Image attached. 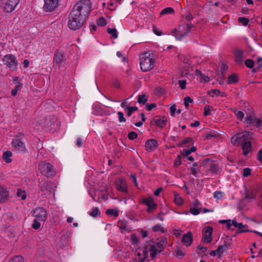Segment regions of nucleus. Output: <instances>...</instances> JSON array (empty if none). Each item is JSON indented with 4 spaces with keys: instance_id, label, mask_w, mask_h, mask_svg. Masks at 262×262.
I'll return each instance as SVG.
<instances>
[{
    "instance_id": "473e14b6",
    "label": "nucleus",
    "mask_w": 262,
    "mask_h": 262,
    "mask_svg": "<svg viewBox=\"0 0 262 262\" xmlns=\"http://www.w3.org/2000/svg\"><path fill=\"white\" fill-rule=\"evenodd\" d=\"M174 203L178 206H181L183 204L182 198L177 193L174 194Z\"/></svg>"
},
{
    "instance_id": "e433bc0d",
    "label": "nucleus",
    "mask_w": 262,
    "mask_h": 262,
    "mask_svg": "<svg viewBox=\"0 0 262 262\" xmlns=\"http://www.w3.org/2000/svg\"><path fill=\"white\" fill-rule=\"evenodd\" d=\"M201 212V208L200 207H191L190 209V212L194 215H196L199 214Z\"/></svg>"
},
{
    "instance_id": "aec40b11",
    "label": "nucleus",
    "mask_w": 262,
    "mask_h": 262,
    "mask_svg": "<svg viewBox=\"0 0 262 262\" xmlns=\"http://www.w3.org/2000/svg\"><path fill=\"white\" fill-rule=\"evenodd\" d=\"M232 224L238 229L239 232H245L248 231V227L241 223H237L235 220H233Z\"/></svg>"
},
{
    "instance_id": "6ab92c4d",
    "label": "nucleus",
    "mask_w": 262,
    "mask_h": 262,
    "mask_svg": "<svg viewBox=\"0 0 262 262\" xmlns=\"http://www.w3.org/2000/svg\"><path fill=\"white\" fill-rule=\"evenodd\" d=\"M158 146L156 140L150 139L147 140L145 143V148L148 151H152L155 150Z\"/></svg>"
},
{
    "instance_id": "79ce46f5",
    "label": "nucleus",
    "mask_w": 262,
    "mask_h": 262,
    "mask_svg": "<svg viewBox=\"0 0 262 262\" xmlns=\"http://www.w3.org/2000/svg\"><path fill=\"white\" fill-rule=\"evenodd\" d=\"M256 195L255 192L253 190H250L246 192V198L248 199H252L255 198Z\"/></svg>"
},
{
    "instance_id": "4be33fe9",
    "label": "nucleus",
    "mask_w": 262,
    "mask_h": 262,
    "mask_svg": "<svg viewBox=\"0 0 262 262\" xmlns=\"http://www.w3.org/2000/svg\"><path fill=\"white\" fill-rule=\"evenodd\" d=\"M195 75L199 77V80L201 82H207L210 81V78L208 76L203 74L199 70H195Z\"/></svg>"
},
{
    "instance_id": "39448f33",
    "label": "nucleus",
    "mask_w": 262,
    "mask_h": 262,
    "mask_svg": "<svg viewBox=\"0 0 262 262\" xmlns=\"http://www.w3.org/2000/svg\"><path fill=\"white\" fill-rule=\"evenodd\" d=\"M192 27L193 26L190 23L182 24L179 26L178 29L173 31L171 33L177 39L181 40L188 34Z\"/></svg>"
},
{
    "instance_id": "2f4dec72",
    "label": "nucleus",
    "mask_w": 262,
    "mask_h": 262,
    "mask_svg": "<svg viewBox=\"0 0 262 262\" xmlns=\"http://www.w3.org/2000/svg\"><path fill=\"white\" fill-rule=\"evenodd\" d=\"M235 60L236 62L241 63L243 60L242 52L241 51H237L235 52Z\"/></svg>"
},
{
    "instance_id": "c03bdc74",
    "label": "nucleus",
    "mask_w": 262,
    "mask_h": 262,
    "mask_svg": "<svg viewBox=\"0 0 262 262\" xmlns=\"http://www.w3.org/2000/svg\"><path fill=\"white\" fill-rule=\"evenodd\" d=\"M107 32L109 34L112 35V36L115 38H117L118 37V34H117V30L116 29L108 28Z\"/></svg>"
},
{
    "instance_id": "c756f323",
    "label": "nucleus",
    "mask_w": 262,
    "mask_h": 262,
    "mask_svg": "<svg viewBox=\"0 0 262 262\" xmlns=\"http://www.w3.org/2000/svg\"><path fill=\"white\" fill-rule=\"evenodd\" d=\"M25 260L23 256L20 255H16L9 260V262H24Z\"/></svg>"
},
{
    "instance_id": "5701e85b",
    "label": "nucleus",
    "mask_w": 262,
    "mask_h": 262,
    "mask_svg": "<svg viewBox=\"0 0 262 262\" xmlns=\"http://www.w3.org/2000/svg\"><path fill=\"white\" fill-rule=\"evenodd\" d=\"M155 123L156 125L161 127L163 128L164 127L167 123V119L166 118L163 117L159 119H157L155 120Z\"/></svg>"
},
{
    "instance_id": "c85d7f7f",
    "label": "nucleus",
    "mask_w": 262,
    "mask_h": 262,
    "mask_svg": "<svg viewBox=\"0 0 262 262\" xmlns=\"http://www.w3.org/2000/svg\"><path fill=\"white\" fill-rule=\"evenodd\" d=\"M23 86V83H17V84H16L14 89H13L11 91V94L12 96H15L17 95V92L21 90Z\"/></svg>"
},
{
    "instance_id": "393cba45",
    "label": "nucleus",
    "mask_w": 262,
    "mask_h": 262,
    "mask_svg": "<svg viewBox=\"0 0 262 262\" xmlns=\"http://www.w3.org/2000/svg\"><path fill=\"white\" fill-rule=\"evenodd\" d=\"M230 110L234 114L237 119L240 120H242L244 119L245 115L243 112L238 111L235 108H231Z\"/></svg>"
},
{
    "instance_id": "a19ab883",
    "label": "nucleus",
    "mask_w": 262,
    "mask_h": 262,
    "mask_svg": "<svg viewBox=\"0 0 262 262\" xmlns=\"http://www.w3.org/2000/svg\"><path fill=\"white\" fill-rule=\"evenodd\" d=\"M106 24V20L103 17H100L97 21V24L99 26H104Z\"/></svg>"
},
{
    "instance_id": "13d9d810",
    "label": "nucleus",
    "mask_w": 262,
    "mask_h": 262,
    "mask_svg": "<svg viewBox=\"0 0 262 262\" xmlns=\"http://www.w3.org/2000/svg\"><path fill=\"white\" fill-rule=\"evenodd\" d=\"M137 136V134L134 132H130L128 135V137L130 140H134L136 139Z\"/></svg>"
},
{
    "instance_id": "69168bd1",
    "label": "nucleus",
    "mask_w": 262,
    "mask_h": 262,
    "mask_svg": "<svg viewBox=\"0 0 262 262\" xmlns=\"http://www.w3.org/2000/svg\"><path fill=\"white\" fill-rule=\"evenodd\" d=\"M40 121L41 122H38V120H36V126H40V127H43L45 126V125L43 124L44 123V121H45V119L44 118H42L41 119H40Z\"/></svg>"
},
{
    "instance_id": "58836bf2",
    "label": "nucleus",
    "mask_w": 262,
    "mask_h": 262,
    "mask_svg": "<svg viewBox=\"0 0 262 262\" xmlns=\"http://www.w3.org/2000/svg\"><path fill=\"white\" fill-rule=\"evenodd\" d=\"M226 250V246H221L218 247V248L216 249V252L217 255H219L220 256H222L225 251Z\"/></svg>"
},
{
    "instance_id": "49530a36",
    "label": "nucleus",
    "mask_w": 262,
    "mask_h": 262,
    "mask_svg": "<svg viewBox=\"0 0 262 262\" xmlns=\"http://www.w3.org/2000/svg\"><path fill=\"white\" fill-rule=\"evenodd\" d=\"M17 194L18 196L21 197V200H24L26 199V193L25 191L18 189Z\"/></svg>"
},
{
    "instance_id": "0e129e2a",
    "label": "nucleus",
    "mask_w": 262,
    "mask_h": 262,
    "mask_svg": "<svg viewBox=\"0 0 262 262\" xmlns=\"http://www.w3.org/2000/svg\"><path fill=\"white\" fill-rule=\"evenodd\" d=\"M170 110L171 116H173L174 115L176 110H177L176 105H173L171 106V107L170 108Z\"/></svg>"
},
{
    "instance_id": "4468645a",
    "label": "nucleus",
    "mask_w": 262,
    "mask_h": 262,
    "mask_svg": "<svg viewBox=\"0 0 262 262\" xmlns=\"http://www.w3.org/2000/svg\"><path fill=\"white\" fill-rule=\"evenodd\" d=\"M115 185L119 191L124 193L127 192V185L125 180L123 178H119L117 179L115 182Z\"/></svg>"
},
{
    "instance_id": "6e6552de",
    "label": "nucleus",
    "mask_w": 262,
    "mask_h": 262,
    "mask_svg": "<svg viewBox=\"0 0 262 262\" xmlns=\"http://www.w3.org/2000/svg\"><path fill=\"white\" fill-rule=\"evenodd\" d=\"M19 0H1V7L7 13L12 12L17 6Z\"/></svg>"
},
{
    "instance_id": "603ef678",
    "label": "nucleus",
    "mask_w": 262,
    "mask_h": 262,
    "mask_svg": "<svg viewBox=\"0 0 262 262\" xmlns=\"http://www.w3.org/2000/svg\"><path fill=\"white\" fill-rule=\"evenodd\" d=\"M179 85L182 90H184L186 88V80H180L178 81Z\"/></svg>"
},
{
    "instance_id": "7c9ffc66",
    "label": "nucleus",
    "mask_w": 262,
    "mask_h": 262,
    "mask_svg": "<svg viewBox=\"0 0 262 262\" xmlns=\"http://www.w3.org/2000/svg\"><path fill=\"white\" fill-rule=\"evenodd\" d=\"M183 63L184 64L183 68L186 71H189V69L192 67V63L191 61H189L188 58H184Z\"/></svg>"
},
{
    "instance_id": "de8ad7c7",
    "label": "nucleus",
    "mask_w": 262,
    "mask_h": 262,
    "mask_svg": "<svg viewBox=\"0 0 262 262\" xmlns=\"http://www.w3.org/2000/svg\"><path fill=\"white\" fill-rule=\"evenodd\" d=\"M251 169L249 168H245L243 170L242 174L244 177H247L251 174Z\"/></svg>"
},
{
    "instance_id": "dca6fc26",
    "label": "nucleus",
    "mask_w": 262,
    "mask_h": 262,
    "mask_svg": "<svg viewBox=\"0 0 262 262\" xmlns=\"http://www.w3.org/2000/svg\"><path fill=\"white\" fill-rule=\"evenodd\" d=\"M143 202L148 206V212H152L157 207V204L151 197L144 199Z\"/></svg>"
},
{
    "instance_id": "338daca9",
    "label": "nucleus",
    "mask_w": 262,
    "mask_h": 262,
    "mask_svg": "<svg viewBox=\"0 0 262 262\" xmlns=\"http://www.w3.org/2000/svg\"><path fill=\"white\" fill-rule=\"evenodd\" d=\"M156 107V105L154 104H147L146 105V108L148 111H151L153 108Z\"/></svg>"
},
{
    "instance_id": "a878e982",
    "label": "nucleus",
    "mask_w": 262,
    "mask_h": 262,
    "mask_svg": "<svg viewBox=\"0 0 262 262\" xmlns=\"http://www.w3.org/2000/svg\"><path fill=\"white\" fill-rule=\"evenodd\" d=\"M12 154L10 151H6L3 153V159L6 163H9L12 161Z\"/></svg>"
},
{
    "instance_id": "8fccbe9b",
    "label": "nucleus",
    "mask_w": 262,
    "mask_h": 262,
    "mask_svg": "<svg viewBox=\"0 0 262 262\" xmlns=\"http://www.w3.org/2000/svg\"><path fill=\"white\" fill-rule=\"evenodd\" d=\"M254 62L251 59H248L245 61V65L249 68H252L254 66Z\"/></svg>"
},
{
    "instance_id": "3c124183",
    "label": "nucleus",
    "mask_w": 262,
    "mask_h": 262,
    "mask_svg": "<svg viewBox=\"0 0 262 262\" xmlns=\"http://www.w3.org/2000/svg\"><path fill=\"white\" fill-rule=\"evenodd\" d=\"M193 101L192 99L190 97H186L184 98V104L186 107H188L190 103Z\"/></svg>"
},
{
    "instance_id": "f03ea898",
    "label": "nucleus",
    "mask_w": 262,
    "mask_h": 262,
    "mask_svg": "<svg viewBox=\"0 0 262 262\" xmlns=\"http://www.w3.org/2000/svg\"><path fill=\"white\" fill-rule=\"evenodd\" d=\"M92 10L90 0H80L74 6L72 11L86 19Z\"/></svg>"
},
{
    "instance_id": "f704fd0d",
    "label": "nucleus",
    "mask_w": 262,
    "mask_h": 262,
    "mask_svg": "<svg viewBox=\"0 0 262 262\" xmlns=\"http://www.w3.org/2000/svg\"><path fill=\"white\" fill-rule=\"evenodd\" d=\"M90 215L93 217H97L100 214L99 209L98 207L93 208L89 213Z\"/></svg>"
},
{
    "instance_id": "0eeeda50",
    "label": "nucleus",
    "mask_w": 262,
    "mask_h": 262,
    "mask_svg": "<svg viewBox=\"0 0 262 262\" xmlns=\"http://www.w3.org/2000/svg\"><path fill=\"white\" fill-rule=\"evenodd\" d=\"M38 169L41 174L47 177H52L55 173L53 166L46 161H41L39 163Z\"/></svg>"
},
{
    "instance_id": "4c0bfd02",
    "label": "nucleus",
    "mask_w": 262,
    "mask_h": 262,
    "mask_svg": "<svg viewBox=\"0 0 262 262\" xmlns=\"http://www.w3.org/2000/svg\"><path fill=\"white\" fill-rule=\"evenodd\" d=\"M40 222V221H39V220L34 219L33 223L32 225V228L35 230L39 229L41 226V224Z\"/></svg>"
},
{
    "instance_id": "bf43d9fd",
    "label": "nucleus",
    "mask_w": 262,
    "mask_h": 262,
    "mask_svg": "<svg viewBox=\"0 0 262 262\" xmlns=\"http://www.w3.org/2000/svg\"><path fill=\"white\" fill-rule=\"evenodd\" d=\"M254 119L252 116H247L246 117V121L248 124H253L254 123Z\"/></svg>"
},
{
    "instance_id": "ddd939ff",
    "label": "nucleus",
    "mask_w": 262,
    "mask_h": 262,
    "mask_svg": "<svg viewBox=\"0 0 262 262\" xmlns=\"http://www.w3.org/2000/svg\"><path fill=\"white\" fill-rule=\"evenodd\" d=\"M11 144L12 147L18 152L24 154L27 150L25 144L19 139L14 138Z\"/></svg>"
},
{
    "instance_id": "864d4df0",
    "label": "nucleus",
    "mask_w": 262,
    "mask_h": 262,
    "mask_svg": "<svg viewBox=\"0 0 262 262\" xmlns=\"http://www.w3.org/2000/svg\"><path fill=\"white\" fill-rule=\"evenodd\" d=\"M211 107L209 105H206L204 107V115L206 116L211 115Z\"/></svg>"
},
{
    "instance_id": "f257e3e1",
    "label": "nucleus",
    "mask_w": 262,
    "mask_h": 262,
    "mask_svg": "<svg viewBox=\"0 0 262 262\" xmlns=\"http://www.w3.org/2000/svg\"><path fill=\"white\" fill-rule=\"evenodd\" d=\"M252 134L248 132H243L233 136L231 142L234 145H242V149L244 155H247L251 150V143L249 141L252 138Z\"/></svg>"
},
{
    "instance_id": "72a5a7b5",
    "label": "nucleus",
    "mask_w": 262,
    "mask_h": 262,
    "mask_svg": "<svg viewBox=\"0 0 262 262\" xmlns=\"http://www.w3.org/2000/svg\"><path fill=\"white\" fill-rule=\"evenodd\" d=\"M198 165V163L195 162L193 164L192 167L191 168V172L192 174L195 176L197 177L198 174L199 172V170H198L197 166Z\"/></svg>"
},
{
    "instance_id": "7ed1b4c3",
    "label": "nucleus",
    "mask_w": 262,
    "mask_h": 262,
    "mask_svg": "<svg viewBox=\"0 0 262 262\" xmlns=\"http://www.w3.org/2000/svg\"><path fill=\"white\" fill-rule=\"evenodd\" d=\"M140 65L143 72H147L152 70L155 66V59L153 54L145 52L140 56Z\"/></svg>"
},
{
    "instance_id": "6e6d98bb",
    "label": "nucleus",
    "mask_w": 262,
    "mask_h": 262,
    "mask_svg": "<svg viewBox=\"0 0 262 262\" xmlns=\"http://www.w3.org/2000/svg\"><path fill=\"white\" fill-rule=\"evenodd\" d=\"M137 110H138L137 107H136V106L129 107L128 108L127 115L128 116H130L132 115V113L136 111Z\"/></svg>"
},
{
    "instance_id": "a211bd4d",
    "label": "nucleus",
    "mask_w": 262,
    "mask_h": 262,
    "mask_svg": "<svg viewBox=\"0 0 262 262\" xmlns=\"http://www.w3.org/2000/svg\"><path fill=\"white\" fill-rule=\"evenodd\" d=\"M9 199V192L7 188L0 185V203H3Z\"/></svg>"
},
{
    "instance_id": "c9c22d12",
    "label": "nucleus",
    "mask_w": 262,
    "mask_h": 262,
    "mask_svg": "<svg viewBox=\"0 0 262 262\" xmlns=\"http://www.w3.org/2000/svg\"><path fill=\"white\" fill-rule=\"evenodd\" d=\"M174 12V10L171 7H167L162 10L160 13L161 15L171 14Z\"/></svg>"
},
{
    "instance_id": "9d476101",
    "label": "nucleus",
    "mask_w": 262,
    "mask_h": 262,
    "mask_svg": "<svg viewBox=\"0 0 262 262\" xmlns=\"http://www.w3.org/2000/svg\"><path fill=\"white\" fill-rule=\"evenodd\" d=\"M43 1L42 9L46 12L53 11L59 4V0H43Z\"/></svg>"
},
{
    "instance_id": "9b49d317",
    "label": "nucleus",
    "mask_w": 262,
    "mask_h": 262,
    "mask_svg": "<svg viewBox=\"0 0 262 262\" xmlns=\"http://www.w3.org/2000/svg\"><path fill=\"white\" fill-rule=\"evenodd\" d=\"M4 64L13 70L17 69V62L14 56L12 55H7L3 58Z\"/></svg>"
},
{
    "instance_id": "a18cd8bd",
    "label": "nucleus",
    "mask_w": 262,
    "mask_h": 262,
    "mask_svg": "<svg viewBox=\"0 0 262 262\" xmlns=\"http://www.w3.org/2000/svg\"><path fill=\"white\" fill-rule=\"evenodd\" d=\"M147 101V99L145 95H142L138 96V102L139 103L144 104Z\"/></svg>"
},
{
    "instance_id": "774afa93",
    "label": "nucleus",
    "mask_w": 262,
    "mask_h": 262,
    "mask_svg": "<svg viewBox=\"0 0 262 262\" xmlns=\"http://www.w3.org/2000/svg\"><path fill=\"white\" fill-rule=\"evenodd\" d=\"M185 17L188 21L191 20L193 18L192 14L189 12H187L186 13Z\"/></svg>"
},
{
    "instance_id": "ea45409f",
    "label": "nucleus",
    "mask_w": 262,
    "mask_h": 262,
    "mask_svg": "<svg viewBox=\"0 0 262 262\" xmlns=\"http://www.w3.org/2000/svg\"><path fill=\"white\" fill-rule=\"evenodd\" d=\"M152 231L154 232L161 231L162 232H165V229L160 225H156L152 227Z\"/></svg>"
},
{
    "instance_id": "1a4fd4ad",
    "label": "nucleus",
    "mask_w": 262,
    "mask_h": 262,
    "mask_svg": "<svg viewBox=\"0 0 262 262\" xmlns=\"http://www.w3.org/2000/svg\"><path fill=\"white\" fill-rule=\"evenodd\" d=\"M33 216L35 219L39 220L40 222H44L47 219V212L44 208L37 207L33 211Z\"/></svg>"
},
{
    "instance_id": "2eb2a0df",
    "label": "nucleus",
    "mask_w": 262,
    "mask_h": 262,
    "mask_svg": "<svg viewBox=\"0 0 262 262\" xmlns=\"http://www.w3.org/2000/svg\"><path fill=\"white\" fill-rule=\"evenodd\" d=\"M213 228L211 226H207L203 230V237L205 243H209L212 241Z\"/></svg>"
},
{
    "instance_id": "20e7f679",
    "label": "nucleus",
    "mask_w": 262,
    "mask_h": 262,
    "mask_svg": "<svg viewBox=\"0 0 262 262\" xmlns=\"http://www.w3.org/2000/svg\"><path fill=\"white\" fill-rule=\"evenodd\" d=\"M85 20V18L72 11L69 16L68 25L70 29L76 30L83 26Z\"/></svg>"
},
{
    "instance_id": "412c9836",
    "label": "nucleus",
    "mask_w": 262,
    "mask_h": 262,
    "mask_svg": "<svg viewBox=\"0 0 262 262\" xmlns=\"http://www.w3.org/2000/svg\"><path fill=\"white\" fill-rule=\"evenodd\" d=\"M192 240L193 239L191 233L190 232H188L183 236L182 242L184 245L189 246L192 242Z\"/></svg>"
},
{
    "instance_id": "cd10ccee",
    "label": "nucleus",
    "mask_w": 262,
    "mask_h": 262,
    "mask_svg": "<svg viewBox=\"0 0 262 262\" xmlns=\"http://www.w3.org/2000/svg\"><path fill=\"white\" fill-rule=\"evenodd\" d=\"M237 81L238 77L237 75H236L235 74H232L228 76L227 83L229 84H234L237 82Z\"/></svg>"
},
{
    "instance_id": "b1692460",
    "label": "nucleus",
    "mask_w": 262,
    "mask_h": 262,
    "mask_svg": "<svg viewBox=\"0 0 262 262\" xmlns=\"http://www.w3.org/2000/svg\"><path fill=\"white\" fill-rule=\"evenodd\" d=\"M196 150V147L195 146H192L190 149H184L181 151V154L183 157H187L189 156L191 153L195 151Z\"/></svg>"
},
{
    "instance_id": "09e8293b",
    "label": "nucleus",
    "mask_w": 262,
    "mask_h": 262,
    "mask_svg": "<svg viewBox=\"0 0 262 262\" xmlns=\"http://www.w3.org/2000/svg\"><path fill=\"white\" fill-rule=\"evenodd\" d=\"M174 253L176 256L179 258H181L184 255V252L180 249H176Z\"/></svg>"
},
{
    "instance_id": "4d7b16f0",
    "label": "nucleus",
    "mask_w": 262,
    "mask_h": 262,
    "mask_svg": "<svg viewBox=\"0 0 262 262\" xmlns=\"http://www.w3.org/2000/svg\"><path fill=\"white\" fill-rule=\"evenodd\" d=\"M253 125L256 127H260L262 125V120L259 119L255 118L254 123H253Z\"/></svg>"
},
{
    "instance_id": "f3484780",
    "label": "nucleus",
    "mask_w": 262,
    "mask_h": 262,
    "mask_svg": "<svg viewBox=\"0 0 262 262\" xmlns=\"http://www.w3.org/2000/svg\"><path fill=\"white\" fill-rule=\"evenodd\" d=\"M64 53L61 51H57L54 57V63L58 65L61 64L64 62Z\"/></svg>"
},
{
    "instance_id": "37998d69",
    "label": "nucleus",
    "mask_w": 262,
    "mask_h": 262,
    "mask_svg": "<svg viewBox=\"0 0 262 262\" xmlns=\"http://www.w3.org/2000/svg\"><path fill=\"white\" fill-rule=\"evenodd\" d=\"M238 22L244 26H247L249 23V19L245 17H239Z\"/></svg>"
},
{
    "instance_id": "680f3d73",
    "label": "nucleus",
    "mask_w": 262,
    "mask_h": 262,
    "mask_svg": "<svg viewBox=\"0 0 262 262\" xmlns=\"http://www.w3.org/2000/svg\"><path fill=\"white\" fill-rule=\"evenodd\" d=\"M129 104L126 101L124 100L121 104V106L124 109H128L129 107Z\"/></svg>"
},
{
    "instance_id": "052dcab7",
    "label": "nucleus",
    "mask_w": 262,
    "mask_h": 262,
    "mask_svg": "<svg viewBox=\"0 0 262 262\" xmlns=\"http://www.w3.org/2000/svg\"><path fill=\"white\" fill-rule=\"evenodd\" d=\"M214 196L217 199H221L223 197V193L222 192L215 191L214 192Z\"/></svg>"
},
{
    "instance_id": "e2e57ef3",
    "label": "nucleus",
    "mask_w": 262,
    "mask_h": 262,
    "mask_svg": "<svg viewBox=\"0 0 262 262\" xmlns=\"http://www.w3.org/2000/svg\"><path fill=\"white\" fill-rule=\"evenodd\" d=\"M181 163V157L180 155H178L175 160L174 165L177 166H179Z\"/></svg>"
},
{
    "instance_id": "f8f14e48",
    "label": "nucleus",
    "mask_w": 262,
    "mask_h": 262,
    "mask_svg": "<svg viewBox=\"0 0 262 262\" xmlns=\"http://www.w3.org/2000/svg\"><path fill=\"white\" fill-rule=\"evenodd\" d=\"M38 187L40 190L46 194L47 192H51L54 187V184L51 181H47L43 180L39 181Z\"/></svg>"
},
{
    "instance_id": "423d86ee",
    "label": "nucleus",
    "mask_w": 262,
    "mask_h": 262,
    "mask_svg": "<svg viewBox=\"0 0 262 262\" xmlns=\"http://www.w3.org/2000/svg\"><path fill=\"white\" fill-rule=\"evenodd\" d=\"M89 193L95 201H106L108 199V193L105 187L97 190L90 189Z\"/></svg>"
},
{
    "instance_id": "5fc2aeb1",
    "label": "nucleus",
    "mask_w": 262,
    "mask_h": 262,
    "mask_svg": "<svg viewBox=\"0 0 262 262\" xmlns=\"http://www.w3.org/2000/svg\"><path fill=\"white\" fill-rule=\"evenodd\" d=\"M118 118L120 122H124L126 121L125 118L124 117V114L121 112L118 113Z\"/></svg>"
},
{
    "instance_id": "bb28decb",
    "label": "nucleus",
    "mask_w": 262,
    "mask_h": 262,
    "mask_svg": "<svg viewBox=\"0 0 262 262\" xmlns=\"http://www.w3.org/2000/svg\"><path fill=\"white\" fill-rule=\"evenodd\" d=\"M119 210L117 208L108 209L106 210V214L108 215L113 216L115 217L119 215Z\"/></svg>"
}]
</instances>
